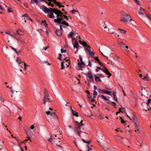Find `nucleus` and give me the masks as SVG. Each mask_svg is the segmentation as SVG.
Instances as JSON below:
<instances>
[{
    "mask_svg": "<svg viewBox=\"0 0 151 151\" xmlns=\"http://www.w3.org/2000/svg\"><path fill=\"white\" fill-rule=\"evenodd\" d=\"M93 95H94V96L97 95V92L95 90H94L93 91Z\"/></svg>",
    "mask_w": 151,
    "mask_h": 151,
    "instance_id": "bf43d9fd",
    "label": "nucleus"
},
{
    "mask_svg": "<svg viewBox=\"0 0 151 151\" xmlns=\"http://www.w3.org/2000/svg\"><path fill=\"white\" fill-rule=\"evenodd\" d=\"M97 75L100 78H104V76L101 74H97Z\"/></svg>",
    "mask_w": 151,
    "mask_h": 151,
    "instance_id": "3c124183",
    "label": "nucleus"
},
{
    "mask_svg": "<svg viewBox=\"0 0 151 151\" xmlns=\"http://www.w3.org/2000/svg\"><path fill=\"white\" fill-rule=\"evenodd\" d=\"M104 52L107 54H108L110 55L108 49H105L104 50Z\"/></svg>",
    "mask_w": 151,
    "mask_h": 151,
    "instance_id": "4c0bfd02",
    "label": "nucleus"
},
{
    "mask_svg": "<svg viewBox=\"0 0 151 151\" xmlns=\"http://www.w3.org/2000/svg\"><path fill=\"white\" fill-rule=\"evenodd\" d=\"M55 31H56V34L57 35H58V36H61L62 35V32H61V31H60V30H56Z\"/></svg>",
    "mask_w": 151,
    "mask_h": 151,
    "instance_id": "6ab92c4d",
    "label": "nucleus"
},
{
    "mask_svg": "<svg viewBox=\"0 0 151 151\" xmlns=\"http://www.w3.org/2000/svg\"><path fill=\"white\" fill-rule=\"evenodd\" d=\"M49 95L48 92L46 90H45L44 94V98L43 99L44 104H45V103L46 102H50V100L49 98Z\"/></svg>",
    "mask_w": 151,
    "mask_h": 151,
    "instance_id": "423d86ee",
    "label": "nucleus"
},
{
    "mask_svg": "<svg viewBox=\"0 0 151 151\" xmlns=\"http://www.w3.org/2000/svg\"><path fill=\"white\" fill-rule=\"evenodd\" d=\"M135 126V127L136 129H135L134 131L135 132H136L137 131V133H139L140 132V128L139 123L138 121V120H135L134 122Z\"/></svg>",
    "mask_w": 151,
    "mask_h": 151,
    "instance_id": "1a4fd4ad",
    "label": "nucleus"
},
{
    "mask_svg": "<svg viewBox=\"0 0 151 151\" xmlns=\"http://www.w3.org/2000/svg\"><path fill=\"white\" fill-rule=\"evenodd\" d=\"M21 30H17V31H16V32H17V34H18L19 35H22V34L21 33Z\"/></svg>",
    "mask_w": 151,
    "mask_h": 151,
    "instance_id": "603ef678",
    "label": "nucleus"
},
{
    "mask_svg": "<svg viewBox=\"0 0 151 151\" xmlns=\"http://www.w3.org/2000/svg\"><path fill=\"white\" fill-rule=\"evenodd\" d=\"M135 1V2L137 3L139 5H140V2L139 1L137 0H134Z\"/></svg>",
    "mask_w": 151,
    "mask_h": 151,
    "instance_id": "774afa93",
    "label": "nucleus"
},
{
    "mask_svg": "<svg viewBox=\"0 0 151 151\" xmlns=\"http://www.w3.org/2000/svg\"><path fill=\"white\" fill-rule=\"evenodd\" d=\"M65 63V61L62 62L61 63V69H63L64 67V64Z\"/></svg>",
    "mask_w": 151,
    "mask_h": 151,
    "instance_id": "c9c22d12",
    "label": "nucleus"
},
{
    "mask_svg": "<svg viewBox=\"0 0 151 151\" xmlns=\"http://www.w3.org/2000/svg\"><path fill=\"white\" fill-rule=\"evenodd\" d=\"M72 111V115L73 116H75L76 117H78V113L76 112L75 111L73 110L72 109H71Z\"/></svg>",
    "mask_w": 151,
    "mask_h": 151,
    "instance_id": "2eb2a0df",
    "label": "nucleus"
},
{
    "mask_svg": "<svg viewBox=\"0 0 151 151\" xmlns=\"http://www.w3.org/2000/svg\"><path fill=\"white\" fill-rule=\"evenodd\" d=\"M22 17H25L27 19L29 16L28 14L25 13L24 14L22 15Z\"/></svg>",
    "mask_w": 151,
    "mask_h": 151,
    "instance_id": "37998d69",
    "label": "nucleus"
},
{
    "mask_svg": "<svg viewBox=\"0 0 151 151\" xmlns=\"http://www.w3.org/2000/svg\"><path fill=\"white\" fill-rule=\"evenodd\" d=\"M58 59L60 60L62 59V55L60 54H59L58 56Z\"/></svg>",
    "mask_w": 151,
    "mask_h": 151,
    "instance_id": "de8ad7c7",
    "label": "nucleus"
},
{
    "mask_svg": "<svg viewBox=\"0 0 151 151\" xmlns=\"http://www.w3.org/2000/svg\"><path fill=\"white\" fill-rule=\"evenodd\" d=\"M82 140L84 142L86 143H87L89 144V143H90L91 142L90 141H86L84 139H82Z\"/></svg>",
    "mask_w": 151,
    "mask_h": 151,
    "instance_id": "ea45409f",
    "label": "nucleus"
},
{
    "mask_svg": "<svg viewBox=\"0 0 151 151\" xmlns=\"http://www.w3.org/2000/svg\"><path fill=\"white\" fill-rule=\"evenodd\" d=\"M64 60L65 61V63L68 62V64H66V65L67 66V67H68L69 65L70 64V60H66V59H65Z\"/></svg>",
    "mask_w": 151,
    "mask_h": 151,
    "instance_id": "c85d7f7f",
    "label": "nucleus"
},
{
    "mask_svg": "<svg viewBox=\"0 0 151 151\" xmlns=\"http://www.w3.org/2000/svg\"><path fill=\"white\" fill-rule=\"evenodd\" d=\"M48 5L49 6H51L52 7H53L54 6V5L53 4L51 3L50 2H48Z\"/></svg>",
    "mask_w": 151,
    "mask_h": 151,
    "instance_id": "864d4df0",
    "label": "nucleus"
},
{
    "mask_svg": "<svg viewBox=\"0 0 151 151\" xmlns=\"http://www.w3.org/2000/svg\"><path fill=\"white\" fill-rule=\"evenodd\" d=\"M54 4H56L59 8L64 7V5H61L60 4V3L59 2L55 1V2H54Z\"/></svg>",
    "mask_w": 151,
    "mask_h": 151,
    "instance_id": "dca6fc26",
    "label": "nucleus"
},
{
    "mask_svg": "<svg viewBox=\"0 0 151 151\" xmlns=\"http://www.w3.org/2000/svg\"><path fill=\"white\" fill-rule=\"evenodd\" d=\"M80 61L81 62H78V65L80 68L81 69L83 67V66H82V65L83 66L85 65V63L83 62V61L82 59L81 58H80Z\"/></svg>",
    "mask_w": 151,
    "mask_h": 151,
    "instance_id": "9d476101",
    "label": "nucleus"
},
{
    "mask_svg": "<svg viewBox=\"0 0 151 151\" xmlns=\"http://www.w3.org/2000/svg\"><path fill=\"white\" fill-rule=\"evenodd\" d=\"M151 103V99H149L147 101V105H149Z\"/></svg>",
    "mask_w": 151,
    "mask_h": 151,
    "instance_id": "49530a36",
    "label": "nucleus"
},
{
    "mask_svg": "<svg viewBox=\"0 0 151 151\" xmlns=\"http://www.w3.org/2000/svg\"><path fill=\"white\" fill-rule=\"evenodd\" d=\"M98 92L99 93H104L105 91V90H104V89L102 90L100 89H98Z\"/></svg>",
    "mask_w": 151,
    "mask_h": 151,
    "instance_id": "393cba45",
    "label": "nucleus"
},
{
    "mask_svg": "<svg viewBox=\"0 0 151 151\" xmlns=\"http://www.w3.org/2000/svg\"><path fill=\"white\" fill-rule=\"evenodd\" d=\"M65 25L64 24H62V25H60V29L61 30H63V28H66V27H65Z\"/></svg>",
    "mask_w": 151,
    "mask_h": 151,
    "instance_id": "72a5a7b5",
    "label": "nucleus"
},
{
    "mask_svg": "<svg viewBox=\"0 0 151 151\" xmlns=\"http://www.w3.org/2000/svg\"><path fill=\"white\" fill-rule=\"evenodd\" d=\"M60 139L58 138V139H52V137L49 139L48 140V141L50 142L52 144H54L56 146L60 147V148H62V147L60 145H59V144L60 142Z\"/></svg>",
    "mask_w": 151,
    "mask_h": 151,
    "instance_id": "20e7f679",
    "label": "nucleus"
},
{
    "mask_svg": "<svg viewBox=\"0 0 151 151\" xmlns=\"http://www.w3.org/2000/svg\"><path fill=\"white\" fill-rule=\"evenodd\" d=\"M99 97H101V98L102 99H104V100L107 101L108 100V99L106 98V97L103 95H101L100 96H99Z\"/></svg>",
    "mask_w": 151,
    "mask_h": 151,
    "instance_id": "b1692460",
    "label": "nucleus"
},
{
    "mask_svg": "<svg viewBox=\"0 0 151 151\" xmlns=\"http://www.w3.org/2000/svg\"><path fill=\"white\" fill-rule=\"evenodd\" d=\"M16 61L17 62L19 63V64H20L21 60H19V59L18 58H17L16 60Z\"/></svg>",
    "mask_w": 151,
    "mask_h": 151,
    "instance_id": "69168bd1",
    "label": "nucleus"
},
{
    "mask_svg": "<svg viewBox=\"0 0 151 151\" xmlns=\"http://www.w3.org/2000/svg\"><path fill=\"white\" fill-rule=\"evenodd\" d=\"M39 0H31L30 2L31 4H34L35 3L37 5L38 3V1Z\"/></svg>",
    "mask_w": 151,
    "mask_h": 151,
    "instance_id": "4be33fe9",
    "label": "nucleus"
},
{
    "mask_svg": "<svg viewBox=\"0 0 151 151\" xmlns=\"http://www.w3.org/2000/svg\"><path fill=\"white\" fill-rule=\"evenodd\" d=\"M51 9L52 10V11L54 12V13L57 15V19L54 20L55 22L58 23L59 24H61L67 26H69L68 23L63 19V12L56 9Z\"/></svg>",
    "mask_w": 151,
    "mask_h": 151,
    "instance_id": "f257e3e1",
    "label": "nucleus"
},
{
    "mask_svg": "<svg viewBox=\"0 0 151 151\" xmlns=\"http://www.w3.org/2000/svg\"><path fill=\"white\" fill-rule=\"evenodd\" d=\"M118 29L122 33L125 34L126 33V31L125 30L121 29L120 28H118Z\"/></svg>",
    "mask_w": 151,
    "mask_h": 151,
    "instance_id": "a878e982",
    "label": "nucleus"
},
{
    "mask_svg": "<svg viewBox=\"0 0 151 151\" xmlns=\"http://www.w3.org/2000/svg\"><path fill=\"white\" fill-rule=\"evenodd\" d=\"M99 118L101 119H104L103 117L101 115H100L99 116Z\"/></svg>",
    "mask_w": 151,
    "mask_h": 151,
    "instance_id": "052dcab7",
    "label": "nucleus"
},
{
    "mask_svg": "<svg viewBox=\"0 0 151 151\" xmlns=\"http://www.w3.org/2000/svg\"><path fill=\"white\" fill-rule=\"evenodd\" d=\"M100 53H101V55H102L103 56H104V57H105V58H106V59H108V58L107 56H105V55H104L103 54V53L102 52H101L100 50Z\"/></svg>",
    "mask_w": 151,
    "mask_h": 151,
    "instance_id": "13d9d810",
    "label": "nucleus"
},
{
    "mask_svg": "<svg viewBox=\"0 0 151 151\" xmlns=\"http://www.w3.org/2000/svg\"><path fill=\"white\" fill-rule=\"evenodd\" d=\"M111 34H114L115 36H119V35H118L117 33H116L115 32H114L111 33Z\"/></svg>",
    "mask_w": 151,
    "mask_h": 151,
    "instance_id": "09e8293b",
    "label": "nucleus"
},
{
    "mask_svg": "<svg viewBox=\"0 0 151 151\" xmlns=\"http://www.w3.org/2000/svg\"><path fill=\"white\" fill-rule=\"evenodd\" d=\"M97 69H96V72H98L100 70H101L102 71L105 73L107 75H108V77L110 78L111 76V74L108 71L107 69L104 66H103V69H102L101 67H96Z\"/></svg>",
    "mask_w": 151,
    "mask_h": 151,
    "instance_id": "39448f33",
    "label": "nucleus"
},
{
    "mask_svg": "<svg viewBox=\"0 0 151 151\" xmlns=\"http://www.w3.org/2000/svg\"><path fill=\"white\" fill-rule=\"evenodd\" d=\"M66 106H68L69 107H70V109H72V106H71L70 104L68 102L66 103V104L65 105Z\"/></svg>",
    "mask_w": 151,
    "mask_h": 151,
    "instance_id": "58836bf2",
    "label": "nucleus"
},
{
    "mask_svg": "<svg viewBox=\"0 0 151 151\" xmlns=\"http://www.w3.org/2000/svg\"><path fill=\"white\" fill-rule=\"evenodd\" d=\"M61 53H65L66 52V50H63V49H61Z\"/></svg>",
    "mask_w": 151,
    "mask_h": 151,
    "instance_id": "6e6d98bb",
    "label": "nucleus"
},
{
    "mask_svg": "<svg viewBox=\"0 0 151 151\" xmlns=\"http://www.w3.org/2000/svg\"><path fill=\"white\" fill-rule=\"evenodd\" d=\"M120 21L124 23H126L128 22L134 21L131 19L130 15L128 13L125 12H124L122 14V17L120 18Z\"/></svg>",
    "mask_w": 151,
    "mask_h": 151,
    "instance_id": "f03ea898",
    "label": "nucleus"
},
{
    "mask_svg": "<svg viewBox=\"0 0 151 151\" xmlns=\"http://www.w3.org/2000/svg\"><path fill=\"white\" fill-rule=\"evenodd\" d=\"M119 119L121 120V122L124 125L126 124L125 122L124 121V120L122 119V117L121 116H120Z\"/></svg>",
    "mask_w": 151,
    "mask_h": 151,
    "instance_id": "473e14b6",
    "label": "nucleus"
},
{
    "mask_svg": "<svg viewBox=\"0 0 151 151\" xmlns=\"http://www.w3.org/2000/svg\"><path fill=\"white\" fill-rule=\"evenodd\" d=\"M17 141L18 143L19 144H21L23 143V142L21 141L19 139H17Z\"/></svg>",
    "mask_w": 151,
    "mask_h": 151,
    "instance_id": "a19ab883",
    "label": "nucleus"
},
{
    "mask_svg": "<svg viewBox=\"0 0 151 151\" xmlns=\"http://www.w3.org/2000/svg\"><path fill=\"white\" fill-rule=\"evenodd\" d=\"M26 22V20L24 18V19H22L21 21V23L22 24H24Z\"/></svg>",
    "mask_w": 151,
    "mask_h": 151,
    "instance_id": "f704fd0d",
    "label": "nucleus"
},
{
    "mask_svg": "<svg viewBox=\"0 0 151 151\" xmlns=\"http://www.w3.org/2000/svg\"><path fill=\"white\" fill-rule=\"evenodd\" d=\"M83 122V120H81L80 123L79 124V125H78V128L79 129H81V127L83 125L82 123Z\"/></svg>",
    "mask_w": 151,
    "mask_h": 151,
    "instance_id": "cd10ccee",
    "label": "nucleus"
},
{
    "mask_svg": "<svg viewBox=\"0 0 151 151\" xmlns=\"http://www.w3.org/2000/svg\"><path fill=\"white\" fill-rule=\"evenodd\" d=\"M74 36V33L73 32H71L68 35V38H69L70 37H72Z\"/></svg>",
    "mask_w": 151,
    "mask_h": 151,
    "instance_id": "c756f323",
    "label": "nucleus"
},
{
    "mask_svg": "<svg viewBox=\"0 0 151 151\" xmlns=\"http://www.w3.org/2000/svg\"><path fill=\"white\" fill-rule=\"evenodd\" d=\"M107 27L106 26H105L104 28L106 29L104 31L106 32H109V29H107Z\"/></svg>",
    "mask_w": 151,
    "mask_h": 151,
    "instance_id": "79ce46f5",
    "label": "nucleus"
},
{
    "mask_svg": "<svg viewBox=\"0 0 151 151\" xmlns=\"http://www.w3.org/2000/svg\"><path fill=\"white\" fill-rule=\"evenodd\" d=\"M95 80L96 82H98V81H101V80L100 78H99V77L96 75H95Z\"/></svg>",
    "mask_w": 151,
    "mask_h": 151,
    "instance_id": "5701e85b",
    "label": "nucleus"
},
{
    "mask_svg": "<svg viewBox=\"0 0 151 151\" xmlns=\"http://www.w3.org/2000/svg\"><path fill=\"white\" fill-rule=\"evenodd\" d=\"M94 58V59H95V60H96V61H97L98 62V63L100 61H99V59L98 57H94V58Z\"/></svg>",
    "mask_w": 151,
    "mask_h": 151,
    "instance_id": "4d7b16f0",
    "label": "nucleus"
},
{
    "mask_svg": "<svg viewBox=\"0 0 151 151\" xmlns=\"http://www.w3.org/2000/svg\"><path fill=\"white\" fill-rule=\"evenodd\" d=\"M73 45L74 47L76 48L78 50V48L79 47V44L78 42L77 41H75L74 43H73Z\"/></svg>",
    "mask_w": 151,
    "mask_h": 151,
    "instance_id": "a211bd4d",
    "label": "nucleus"
},
{
    "mask_svg": "<svg viewBox=\"0 0 151 151\" xmlns=\"http://www.w3.org/2000/svg\"><path fill=\"white\" fill-rule=\"evenodd\" d=\"M142 79L146 81H148L149 80L147 76H145L142 78Z\"/></svg>",
    "mask_w": 151,
    "mask_h": 151,
    "instance_id": "2f4dec72",
    "label": "nucleus"
},
{
    "mask_svg": "<svg viewBox=\"0 0 151 151\" xmlns=\"http://www.w3.org/2000/svg\"><path fill=\"white\" fill-rule=\"evenodd\" d=\"M88 77L90 79H93V76L92 74L90 72L88 73Z\"/></svg>",
    "mask_w": 151,
    "mask_h": 151,
    "instance_id": "aec40b11",
    "label": "nucleus"
},
{
    "mask_svg": "<svg viewBox=\"0 0 151 151\" xmlns=\"http://www.w3.org/2000/svg\"><path fill=\"white\" fill-rule=\"evenodd\" d=\"M126 115L130 120H133L134 122L135 120H137V118L134 114H132L131 117H130L127 114H126Z\"/></svg>",
    "mask_w": 151,
    "mask_h": 151,
    "instance_id": "f8f14e48",
    "label": "nucleus"
},
{
    "mask_svg": "<svg viewBox=\"0 0 151 151\" xmlns=\"http://www.w3.org/2000/svg\"><path fill=\"white\" fill-rule=\"evenodd\" d=\"M70 12L72 14H74L75 13V12H78L77 11L75 10H73L71 11H70Z\"/></svg>",
    "mask_w": 151,
    "mask_h": 151,
    "instance_id": "5fc2aeb1",
    "label": "nucleus"
},
{
    "mask_svg": "<svg viewBox=\"0 0 151 151\" xmlns=\"http://www.w3.org/2000/svg\"><path fill=\"white\" fill-rule=\"evenodd\" d=\"M87 97L88 99H90L92 98L91 96L90 95V94H87Z\"/></svg>",
    "mask_w": 151,
    "mask_h": 151,
    "instance_id": "338daca9",
    "label": "nucleus"
},
{
    "mask_svg": "<svg viewBox=\"0 0 151 151\" xmlns=\"http://www.w3.org/2000/svg\"><path fill=\"white\" fill-rule=\"evenodd\" d=\"M107 104H109L111 105L112 106H115L116 105V104L114 102H112L110 101H109V102L107 103Z\"/></svg>",
    "mask_w": 151,
    "mask_h": 151,
    "instance_id": "412c9836",
    "label": "nucleus"
},
{
    "mask_svg": "<svg viewBox=\"0 0 151 151\" xmlns=\"http://www.w3.org/2000/svg\"><path fill=\"white\" fill-rule=\"evenodd\" d=\"M138 13L139 15H143L145 14V11L144 9L141 7L138 11Z\"/></svg>",
    "mask_w": 151,
    "mask_h": 151,
    "instance_id": "ddd939ff",
    "label": "nucleus"
},
{
    "mask_svg": "<svg viewBox=\"0 0 151 151\" xmlns=\"http://www.w3.org/2000/svg\"><path fill=\"white\" fill-rule=\"evenodd\" d=\"M113 95L114 96V99L116 102L118 101V99L116 96V93L115 91L113 92Z\"/></svg>",
    "mask_w": 151,
    "mask_h": 151,
    "instance_id": "f3484780",
    "label": "nucleus"
},
{
    "mask_svg": "<svg viewBox=\"0 0 151 151\" xmlns=\"http://www.w3.org/2000/svg\"><path fill=\"white\" fill-rule=\"evenodd\" d=\"M115 130L117 132L119 131H120L121 132H122V131L120 130L119 128H117V129H115Z\"/></svg>",
    "mask_w": 151,
    "mask_h": 151,
    "instance_id": "680f3d73",
    "label": "nucleus"
},
{
    "mask_svg": "<svg viewBox=\"0 0 151 151\" xmlns=\"http://www.w3.org/2000/svg\"><path fill=\"white\" fill-rule=\"evenodd\" d=\"M26 134L27 136L30 137H32L33 135L32 132L30 130H29L26 132Z\"/></svg>",
    "mask_w": 151,
    "mask_h": 151,
    "instance_id": "4468645a",
    "label": "nucleus"
},
{
    "mask_svg": "<svg viewBox=\"0 0 151 151\" xmlns=\"http://www.w3.org/2000/svg\"><path fill=\"white\" fill-rule=\"evenodd\" d=\"M50 115L51 116V119L52 122L54 123L58 121V117L55 112L51 113Z\"/></svg>",
    "mask_w": 151,
    "mask_h": 151,
    "instance_id": "6e6552de",
    "label": "nucleus"
},
{
    "mask_svg": "<svg viewBox=\"0 0 151 151\" xmlns=\"http://www.w3.org/2000/svg\"><path fill=\"white\" fill-rule=\"evenodd\" d=\"M10 36H11L13 38L15 39L18 41V39L13 34L10 35Z\"/></svg>",
    "mask_w": 151,
    "mask_h": 151,
    "instance_id": "c03bdc74",
    "label": "nucleus"
},
{
    "mask_svg": "<svg viewBox=\"0 0 151 151\" xmlns=\"http://www.w3.org/2000/svg\"><path fill=\"white\" fill-rule=\"evenodd\" d=\"M119 111L120 112L122 113H123L124 111L123 108L121 109V108H120Z\"/></svg>",
    "mask_w": 151,
    "mask_h": 151,
    "instance_id": "8fccbe9b",
    "label": "nucleus"
},
{
    "mask_svg": "<svg viewBox=\"0 0 151 151\" xmlns=\"http://www.w3.org/2000/svg\"><path fill=\"white\" fill-rule=\"evenodd\" d=\"M9 47L10 48H11L12 50H13L17 53V54H18V52L15 49L11 46H10Z\"/></svg>",
    "mask_w": 151,
    "mask_h": 151,
    "instance_id": "a18cd8bd",
    "label": "nucleus"
},
{
    "mask_svg": "<svg viewBox=\"0 0 151 151\" xmlns=\"http://www.w3.org/2000/svg\"><path fill=\"white\" fill-rule=\"evenodd\" d=\"M103 148H104V149L106 150V151H112V150L111 149H110L109 148H107L106 147H104Z\"/></svg>",
    "mask_w": 151,
    "mask_h": 151,
    "instance_id": "e433bc0d",
    "label": "nucleus"
},
{
    "mask_svg": "<svg viewBox=\"0 0 151 151\" xmlns=\"http://www.w3.org/2000/svg\"><path fill=\"white\" fill-rule=\"evenodd\" d=\"M7 10L9 13L10 12H12V11L11 10V8H10L7 9Z\"/></svg>",
    "mask_w": 151,
    "mask_h": 151,
    "instance_id": "0e129e2a",
    "label": "nucleus"
},
{
    "mask_svg": "<svg viewBox=\"0 0 151 151\" xmlns=\"http://www.w3.org/2000/svg\"><path fill=\"white\" fill-rule=\"evenodd\" d=\"M79 41L84 47H86L85 49L88 52H90V51H91V48L90 46L87 44L86 42L82 41L81 40H79Z\"/></svg>",
    "mask_w": 151,
    "mask_h": 151,
    "instance_id": "0eeeda50",
    "label": "nucleus"
},
{
    "mask_svg": "<svg viewBox=\"0 0 151 151\" xmlns=\"http://www.w3.org/2000/svg\"><path fill=\"white\" fill-rule=\"evenodd\" d=\"M82 128V126L81 127V129H79L78 128V131L76 132V134H78L80 137H81V133H82L83 134H85L86 133L83 132V130H82L81 129Z\"/></svg>",
    "mask_w": 151,
    "mask_h": 151,
    "instance_id": "9b49d317",
    "label": "nucleus"
},
{
    "mask_svg": "<svg viewBox=\"0 0 151 151\" xmlns=\"http://www.w3.org/2000/svg\"><path fill=\"white\" fill-rule=\"evenodd\" d=\"M0 100H1V102H2V103H4V99H3L1 96H0Z\"/></svg>",
    "mask_w": 151,
    "mask_h": 151,
    "instance_id": "e2e57ef3",
    "label": "nucleus"
},
{
    "mask_svg": "<svg viewBox=\"0 0 151 151\" xmlns=\"http://www.w3.org/2000/svg\"><path fill=\"white\" fill-rule=\"evenodd\" d=\"M89 54H90V56L91 57L94 58V54L93 52H91V51L90 52H88Z\"/></svg>",
    "mask_w": 151,
    "mask_h": 151,
    "instance_id": "bb28decb",
    "label": "nucleus"
},
{
    "mask_svg": "<svg viewBox=\"0 0 151 151\" xmlns=\"http://www.w3.org/2000/svg\"><path fill=\"white\" fill-rule=\"evenodd\" d=\"M41 9L45 13H47L49 12H51L50 14H48L49 17L50 18L54 19L55 18L54 15V12H53L52 9H55V8H47L44 5H42L40 7Z\"/></svg>",
    "mask_w": 151,
    "mask_h": 151,
    "instance_id": "7ed1b4c3",
    "label": "nucleus"
},
{
    "mask_svg": "<svg viewBox=\"0 0 151 151\" xmlns=\"http://www.w3.org/2000/svg\"><path fill=\"white\" fill-rule=\"evenodd\" d=\"M104 93L106 94L110 95H111V92L110 91L105 90Z\"/></svg>",
    "mask_w": 151,
    "mask_h": 151,
    "instance_id": "7c9ffc66",
    "label": "nucleus"
}]
</instances>
